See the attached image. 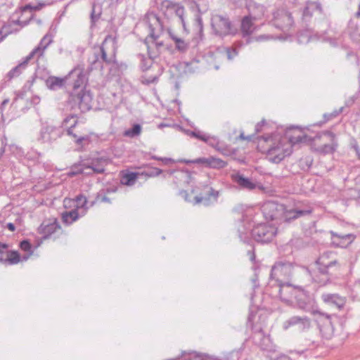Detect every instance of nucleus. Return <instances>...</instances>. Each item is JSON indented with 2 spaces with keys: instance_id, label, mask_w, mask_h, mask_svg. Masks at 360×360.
Instances as JSON below:
<instances>
[{
  "instance_id": "obj_1",
  "label": "nucleus",
  "mask_w": 360,
  "mask_h": 360,
  "mask_svg": "<svg viewBox=\"0 0 360 360\" xmlns=\"http://www.w3.org/2000/svg\"><path fill=\"white\" fill-rule=\"evenodd\" d=\"M292 264L290 262L276 263L271 269L268 288H274L283 302L291 304L295 300L300 309L309 311L307 303L301 300L304 295L301 288L292 286L288 283H283L278 278L274 279L275 276L290 274Z\"/></svg>"
},
{
  "instance_id": "obj_2",
  "label": "nucleus",
  "mask_w": 360,
  "mask_h": 360,
  "mask_svg": "<svg viewBox=\"0 0 360 360\" xmlns=\"http://www.w3.org/2000/svg\"><path fill=\"white\" fill-rule=\"evenodd\" d=\"M306 139L307 136L301 134V132L296 136L289 138L273 134L269 136H261L259 147L270 162L279 163L291 154L292 146L304 142Z\"/></svg>"
},
{
  "instance_id": "obj_3",
  "label": "nucleus",
  "mask_w": 360,
  "mask_h": 360,
  "mask_svg": "<svg viewBox=\"0 0 360 360\" xmlns=\"http://www.w3.org/2000/svg\"><path fill=\"white\" fill-rule=\"evenodd\" d=\"M77 119L75 116L67 117L63 122L62 127H56L48 124H44L40 129L38 141L42 143L51 144L60 138L64 132V128L67 129V133L75 139L77 144H82L83 141L88 140L87 135H81L77 130Z\"/></svg>"
},
{
  "instance_id": "obj_4",
  "label": "nucleus",
  "mask_w": 360,
  "mask_h": 360,
  "mask_svg": "<svg viewBox=\"0 0 360 360\" xmlns=\"http://www.w3.org/2000/svg\"><path fill=\"white\" fill-rule=\"evenodd\" d=\"M251 224L248 223V226H246L245 221L238 222V232L240 239L244 243H249L250 236L257 242L266 243L270 242L276 236L277 228L275 224H259L254 226L251 229Z\"/></svg>"
},
{
  "instance_id": "obj_5",
  "label": "nucleus",
  "mask_w": 360,
  "mask_h": 360,
  "mask_svg": "<svg viewBox=\"0 0 360 360\" xmlns=\"http://www.w3.org/2000/svg\"><path fill=\"white\" fill-rule=\"evenodd\" d=\"M144 23L149 29L148 36L145 40L148 53L151 58H157L164 47L162 41H158L160 34L163 30V22L158 15L153 13H148L144 18Z\"/></svg>"
},
{
  "instance_id": "obj_6",
  "label": "nucleus",
  "mask_w": 360,
  "mask_h": 360,
  "mask_svg": "<svg viewBox=\"0 0 360 360\" xmlns=\"http://www.w3.org/2000/svg\"><path fill=\"white\" fill-rule=\"evenodd\" d=\"M68 79L73 81L72 86L75 90L83 87L87 81V70L84 65L83 64L77 65L64 78L50 76L46 79L45 83L49 89L56 91L62 88Z\"/></svg>"
},
{
  "instance_id": "obj_7",
  "label": "nucleus",
  "mask_w": 360,
  "mask_h": 360,
  "mask_svg": "<svg viewBox=\"0 0 360 360\" xmlns=\"http://www.w3.org/2000/svg\"><path fill=\"white\" fill-rule=\"evenodd\" d=\"M117 51L116 39L108 35L99 48V53H95L90 61L91 68H102L101 63L110 64L115 61Z\"/></svg>"
},
{
  "instance_id": "obj_8",
  "label": "nucleus",
  "mask_w": 360,
  "mask_h": 360,
  "mask_svg": "<svg viewBox=\"0 0 360 360\" xmlns=\"http://www.w3.org/2000/svg\"><path fill=\"white\" fill-rule=\"evenodd\" d=\"M257 8L259 10V13H255L250 8L249 15L243 17L242 19L240 30L243 37H250L257 30V26L254 24L253 21L260 19L264 15L265 9L264 6H257Z\"/></svg>"
},
{
  "instance_id": "obj_9",
  "label": "nucleus",
  "mask_w": 360,
  "mask_h": 360,
  "mask_svg": "<svg viewBox=\"0 0 360 360\" xmlns=\"http://www.w3.org/2000/svg\"><path fill=\"white\" fill-rule=\"evenodd\" d=\"M333 255V253L332 252H324L317 261V263L321 266L319 267V273L323 278L321 280L316 279L315 281L321 285H326L330 281V278L328 276V269L338 264L336 259L328 261V259H330Z\"/></svg>"
},
{
  "instance_id": "obj_10",
  "label": "nucleus",
  "mask_w": 360,
  "mask_h": 360,
  "mask_svg": "<svg viewBox=\"0 0 360 360\" xmlns=\"http://www.w3.org/2000/svg\"><path fill=\"white\" fill-rule=\"evenodd\" d=\"M178 162L186 164L193 163L201 165L205 167L215 169L224 168L227 165V163L224 160L214 156H210L207 158H199L194 160L179 159L178 160Z\"/></svg>"
},
{
  "instance_id": "obj_11",
  "label": "nucleus",
  "mask_w": 360,
  "mask_h": 360,
  "mask_svg": "<svg viewBox=\"0 0 360 360\" xmlns=\"http://www.w3.org/2000/svg\"><path fill=\"white\" fill-rule=\"evenodd\" d=\"M284 207L283 205L278 204L274 201H268L264 203L262 207V211L264 218L266 220L281 221V217Z\"/></svg>"
},
{
  "instance_id": "obj_12",
  "label": "nucleus",
  "mask_w": 360,
  "mask_h": 360,
  "mask_svg": "<svg viewBox=\"0 0 360 360\" xmlns=\"http://www.w3.org/2000/svg\"><path fill=\"white\" fill-rule=\"evenodd\" d=\"M274 25L283 32H288L293 25L291 14L284 9H279L274 13Z\"/></svg>"
},
{
  "instance_id": "obj_13",
  "label": "nucleus",
  "mask_w": 360,
  "mask_h": 360,
  "mask_svg": "<svg viewBox=\"0 0 360 360\" xmlns=\"http://www.w3.org/2000/svg\"><path fill=\"white\" fill-rule=\"evenodd\" d=\"M211 25L215 34L222 36L229 34L231 22L223 15L215 14L212 16Z\"/></svg>"
},
{
  "instance_id": "obj_14",
  "label": "nucleus",
  "mask_w": 360,
  "mask_h": 360,
  "mask_svg": "<svg viewBox=\"0 0 360 360\" xmlns=\"http://www.w3.org/2000/svg\"><path fill=\"white\" fill-rule=\"evenodd\" d=\"M311 325L310 319L306 316H293L285 321L283 328L285 330L290 327H297L300 330H304L309 328Z\"/></svg>"
},
{
  "instance_id": "obj_15",
  "label": "nucleus",
  "mask_w": 360,
  "mask_h": 360,
  "mask_svg": "<svg viewBox=\"0 0 360 360\" xmlns=\"http://www.w3.org/2000/svg\"><path fill=\"white\" fill-rule=\"evenodd\" d=\"M313 211V208L309 204L305 205L304 208L296 207L295 209L283 211V215L281 217V221H289L292 219H295L302 216L310 214Z\"/></svg>"
},
{
  "instance_id": "obj_16",
  "label": "nucleus",
  "mask_w": 360,
  "mask_h": 360,
  "mask_svg": "<svg viewBox=\"0 0 360 360\" xmlns=\"http://www.w3.org/2000/svg\"><path fill=\"white\" fill-rule=\"evenodd\" d=\"M141 57V68L143 71L148 70L150 68H158V73H156L155 75L153 76H148L146 77L145 83L146 84L155 83L158 81L159 76L162 74V70L158 65H155L154 66H152L153 65V60L154 58H151L150 56L148 58H146L143 55H140Z\"/></svg>"
},
{
  "instance_id": "obj_17",
  "label": "nucleus",
  "mask_w": 360,
  "mask_h": 360,
  "mask_svg": "<svg viewBox=\"0 0 360 360\" xmlns=\"http://www.w3.org/2000/svg\"><path fill=\"white\" fill-rule=\"evenodd\" d=\"M160 9L164 10H171L174 11L176 16L179 17L184 29L186 30V22L184 19V13L185 9L184 6H181L179 4L174 3L170 0H163L160 4Z\"/></svg>"
},
{
  "instance_id": "obj_18",
  "label": "nucleus",
  "mask_w": 360,
  "mask_h": 360,
  "mask_svg": "<svg viewBox=\"0 0 360 360\" xmlns=\"http://www.w3.org/2000/svg\"><path fill=\"white\" fill-rule=\"evenodd\" d=\"M219 197V192L210 186H206L202 196L195 198V203H202L205 206H209L215 203Z\"/></svg>"
},
{
  "instance_id": "obj_19",
  "label": "nucleus",
  "mask_w": 360,
  "mask_h": 360,
  "mask_svg": "<svg viewBox=\"0 0 360 360\" xmlns=\"http://www.w3.org/2000/svg\"><path fill=\"white\" fill-rule=\"evenodd\" d=\"M108 163V161L106 159L104 158H97L95 160H93L89 165H88L86 169H90L91 172H84L83 169H79L78 172H71L69 173L70 176H72L78 173H82V174H91L93 173H97L101 174L103 173L105 171V167Z\"/></svg>"
},
{
  "instance_id": "obj_20",
  "label": "nucleus",
  "mask_w": 360,
  "mask_h": 360,
  "mask_svg": "<svg viewBox=\"0 0 360 360\" xmlns=\"http://www.w3.org/2000/svg\"><path fill=\"white\" fill-rule=\"evenodd\" d=\"M255 343L258 345L262 350L267 352H274L276 347L271 342L268 335H265L262 330L256 332L253 336Z\"/></svg>"
},
{
  "instance_id": "obj_21",
  "label": "nucleus",
  "mask_w": 360,
  "mask_h": 360,
  "mask_svg": "<svg viewBox=\"0 0 360 360\" xmlns=\"http://www.w3.org/2000/svg\"><path fill=\"white\" fill-rule=\"evenodd\" d=\"M321 299L326 304L335 307L338 309H342L347 301L345 297L340 296L337 293H323L321 295Z\"/></svg>"
},
{
  "instance_id": "obj_22",
  "label": "nucleus",
  "mask_w": 360,
  "mask_h": 360,
  "mask_svg": "<svg viewBox=\"0 0 360 360\" xmlns=\"http://www.w3.org/2000/svg\"><path fill=\"white\" fill-rule=\"evenodd\" d=\"M332 235V244L335 247L346 248L354 240V236L352 234L338 235V233L331 231Z\"/></svg>"
},
{
  "instance_id": "obj_23",
  "label": "nucleus",
  "mask_w": 360,
  "mask_h": 360,
  "mask_svg": "<svg viewBox=\"0 0 360 360\" xmlns=\"http://www.w3.org/2000/svg\"><path fill=\"white\" fill-rule=\"evenodd\" d=\"M60 226L56 221L49 223L43 222L39 227V232L43 234L44 239H47L56 231H60Z\"/></svg>"
},
{
  "instance_id": "obj_24",
  "label": "nucleus",
  "mask_w": 360,
  "mask_h": 360,
  "mask_svg": "<svg viewBox=\"0 0 360 360\" xmlns=\"http://www.w3.org/2000/svg\"><path fill=\"white\" fill-rule=\"evenodd\" d=\"M52 42V36L46 34L41 40L39 46L33 49L31 53L27 56V59L32 58L35 55L39 56H42L44 51Z\"/></svg>"
},
{
  "instance_id": "obj_25",
  "label": "nucleus",
  "mask_w": 360,
  "mask_h": 360,
  "mask_svg": "<svg viewBox=\"0 0 360 360\" xmlns=\"http://www.w3.org/2000/svg\"><path fill=\"white\" fill-rule=\"evenodd\" d=\"M324 134L329 137L330 143L324 144L320 146L318 150L323 154L333 153L338 147L335 134L331 131H326Z\"/></svg>"
},
{
  "instance_id": "obj_26",
  "label": "nucleus",
  "mask_w": 360,
  "mask_h": 360,
  "mask_svg": "<svg viewBox=\"0 0 360 360\" xmlns=\"http://www.w3.org/2000/svg\"><path fill=\"white\" fill-rule=\"evenodd\" d=\"M233 180L243 189L252 191L255 189L257 184L250 179L245 177L243 175L236 174L232 176Z\"/></svg>"
},
{
  "instance_id": "obj_27",
  "label": "nucleus",
  "mask_w": 360,
  "mask_h": 360,
  "mask_svg": "<svg viewBox=\"0 0 360 360\" xmlns=\"http://www.w3.org/2000/svg\"><path fill=\"white\" fill-rule=\"evenodd\" d=\"M77 101L82 110H87L91 108V97L89 93L79 92L77 94Z\"/></svg>"
},
{
  "instance_id": "obj_28",
  "label": "nucleus",
  "mask_w": 360,
  "mask_h": 360,
  "mask_svg": "<svg viewBox=\"0 0 360 360\" xmlns=\"http://www.w3.org/2000/svg\"><path fill=\"white\" fill-rule=\"evenodd\" d=\"M63 221L70 225L82 217L81 213L77 210L72 209L70 211L63 212L61 214Z\"/></svg>"
},
{
  "instance_id": "obj_29",
  "label": "nucleus",
  "mask_w": 360,
  "mask_h": 360,
  "mask_svg": "<svg viewBox=\"0 0 360 360\" xmlns=\"http://www.w3.org/2000/svg\"><path fill=\"white\" fill-rule=\"evenodd\" d=\"M0 262H3L4 264L13 265L23 261L22 260V257L20 256L17 251H9L7 252L6 258H0Z\"/></svg>"
},
{
  "instance_id": "obj_30",
  "label": "nucleus",
  "mask_w": 360,
  "mask_h": 360,
  "mask_svg": "<svg viewBox=\"0 0 360 360\" xmlns=\"http://www.w3.org/2000/svg\"><path fill=\"white\" fill-rule=\"evenodd\" d=\"M72 200H74V209L77 210L79 212L80 211L81 215L84 216L86 210V205L87 200L86 197L83 195H79L75 198V199Z\"/></svg>"
},
{
  "instance_id": "obj_31",
  "label": "nucleus",
  "mask_w": 360,
  "mask_h": 360,
  "mask_svg": "<svg viewBox=\"0 0 360 360\" xmlns=\"http://www.w3.org/2000/svg\"><path fill=\"white\" fill-rule=\"evenodd\" d=\"M348 32L351 39L356 41L360 42V29L356 23L350 21L348 26Z\"/></svg>"
},
{
  "instance_id": "obj_32",
  "label": "nucleus",
  "mask_w": 360,
  "mask_h": 360,
  "mask_svg": "<svg viewBox=\"0 0 360 360\" xmlns=\"http://www.w3.org/2000/svg\"><path fill=\"white\" fill-rule=\"evenodd\" d=\"M30 60V59H27V56H26L25 59L22 63L18 64L8 72L7 75L8 77L11 79L20 75L22 71L26 68V65Z\"/></svg>"
},
{
  "instance_id": "obj_33",
  "label": "nucleus",
  "mask_w": 360,
  "mask_h": 360,
  "mask_svg": "<svg viewBox=\"0 0 360 360\" xmlns=\"http://www.w3.org/2000/svg\"><path fill=\"white\" fill-rule=\"evenodd\" d=\"M169 34L172 39L174 41L176 49L178 51L181 52H185L188 49V44L184 40L176 37L171 32H169Z\"/></svg>"
},
{
  "instance_id": "obj_34",
  "label": "nucleus",
  "mask_w": 360,
  "mask_h": 360,
  "mask_svg": "<svg viewBox=\"0 0 360 360\" xmlns=\"http://www.w3.org/2000/svg\"><path fill=\"white\" fill-rule=\"evenodd\" d=\"M20 248L22 250L26 252L22 257V260L27 261L29 259V257L33 254L31 244L28 240H25L20 242Z\"/></svg>"
},
{
  "instance_id": "obj_35",
  "label": "nucleus",
  "mask_w": 360,
  "mask_h": 360,
  "mask_svg": "<svg viewBox=\"0 0 360 360\" xmlns=\"http://www.w3.org/2000/svg\"><path fill=\"white\" fill-rule=\"evenodd\" d=\"M137 176L138 174L135 172L127 173L122 176L121 183L127 186L134 185L137 179Z\"/></svg>"
},
{
  "instance_id": "obj_36",
  "label": "nucleus",
  "mask_w": 360,
  "mask_h": 360,
  "mask_svg": "<svg viewBox=\"0 0 360 360\" xmlns=\"http://www.w3.org/2000/svg\"><path fill=\"white\" fill-rule=\"evenodd\" d=\"M141 131V127L139 124H135L133 125L132 128L125 130L124 132V135L127 137H135L139 136Z\"/></svg>"
},
{
  "instance_id": "obj_37",
  "label": "nucleus",
  "mask_w": 360,
  "mask_h": 360,
  "mask_svg": "<svg viewBox=\"0 0 360 360\" xmlns=\"http://www.w3.org/2000/svg\"><path fill=\"white\" fill-rule=\"evenodd\" d=\"M190 135L205 143L212 144V140L213 138L206 134L202 133L200 131H191Z\"/></svg>"
},
{
  "instance_id": "obj_38",
  "label": "nucleus",
  "mask_w": 360,
  "mask_h": 360,
  "mask_svg": "<svg viewBox=\"0 0 360 360\" xmlns=\"http://www.w3.org/2000/svg\"><path fill=\"white\" fill-rule=\"evenodd\" d=\"M194 26L196 32L201 37L203 30V24L201 15L200 14H197L195 16Z\"/></svg>"
},
{
  "instance_id": "obj_39",
  "label": "nucleus",
  "mask_w": 360,
  "mask_h": 360,
  "mask_svg": "<svg viewBox=\"0 0 360 360\" xmlns=\"http://www.w3.org/2000/svg\"><path fill=\"white\" fill-rule=\"evenodd\" d=\"M274 39V37L272 35H270V34H261V35H259V36L255 37H248V39H247V43L249 44V43L252 42L254 41H265V40H270V39Z\"/></svg>"
},
{
  "instance_id": "obj_40",
  "label": "nucleus",
  "mask_w": 360,
  "mask_h": 360,
  "mask_svg": "<svg viewBox=\"0 0 360 360\" xmlns=\"http://www.w3.org/2000/svg\"><path fill=\"white\" fill-rule=\"evenodd\" d=\"M224 53L226 55L229 60H232L235 56L238 55V52L236 48H224Z\"/></svg>"
},
{
  "instance_id": "obj_41",
  "label": "nucleus",
  "mask_w": 360,
  "mask_h": 360,
  "mask_svg": "<svg viewBox=\"0 0 360 360\" xmlns=\"http://www.w3.org/2000/svg\"><path fill=\"white\" fill-rule=\"evenodd\" d=\"M178 173V176L180 177L186 178V182L188 183L189 180L191 177V173L188 170H180L176 172Z\"/></svg>"
},
{
  "instance_id": "obj_42",
  "label": "nucleus",
  "mask_w": 360,
  "mask_h": 360,
  "mask_svg": "<svg viewBox=\"0 0 360 360\" xmlns=\"http://www.w3.org/2000/svg\"><path fill=\"white\" fill-rule=\"evenodd\" d=\"M342 109L343 108H340L339 110H335L334 112L330 114H325L324 117L326 119V120H329L333 117H335L337 115H338L342 112Z\"/></svg>"
},
{
  "instance_id": "obj_43",
  "label": "nucleus",
  "mask_w": 360,
  "mask_h": 360,
  "mask_svg": "<svg viewBox=\"0 0 360 360\" xmlns=\"http://www.w3.org/2000/svg\"><path fill=\"white\" fill-rule=\"evenodd\" d=\"M298 41L300 43H307L309 41L308 36L304 33H301L298 36Z\"/></svg>"
},
{
  "instance_id": "obj_44",
  "label": "nucleus",
  "mask_w": 360,
  "mask_h": 360,
  "mask_svg": "<svg viewBox=\"0 0 360 360\" xmlns=\"http://www.w3.org/2000/svg\"><path fill=\"white\" fill-rule=\"evenodd\" d=\"M74 200L70 198H65L63 200V204L65 207H70L72 204H73Z\"/></svg>"
},
{
  "instance_id": "obj_45",
  "label": "nucleus",
  "mask_w": 360,
  "mask_h": 360,
  "mask_svg": "<svg viewBox=\"0 0 360 360\" xmlns=\"http://www.w3.org/2000/svg\"><path fill=\"white\" fill-rule=\"evenodd\" d=\"M40 101H41L40 97L37 95L33 96L31 98V103L34 105H38L40 103Z\"/></svg>"
},
{
  "instance_id": "obj_46",
  "label": "nucleus",
  "mask_w": 360,
  "mask_h": 360,
  "mask_svg": "<svg viewBox=\"0 0 360 360\" xmlns=\"http://www.w3.org/2000/svg\"><path fill=\"white\" fill-rule=\"evenodd\" d=\"M12 5V0H0V6H6L7 7Z\"/></svg>"
},
{
  "instance_id": "obj_47",
  "label": "nucleus",
  "mask_w": 360,
  "mask_h": 360,
  "mask_svg": "<svg viewBox=\"0 0 360 360\" xmlns=\"http://www.w3.org/2000/svg\"><path fill=\"white\" fill-rule=\"evenodd\" d=\"M10 101L8 98H6L4 99L1 105H0V110L1 112H3V110H4L5 107L9 103Z\"/></svg>"
},
{
  "instance_id": "obj_48",
  "label": "nucleus",
  "mask_w": 360,
  "mask_h": 360,
  "mask_svg": "<svg viewBox=\"0 0 360 360\" xmlns=\"http://www.w3.org/2000/svg\"><path fill=\"white\" fill-rule=\"evenodd\" d=\"M161 161H162L165 165L169 164V163H174L175 162H179L178 160L175 161L172 158H161Z\"/></svg>"
},
{
  "instance_id": "obj_49",
  "label": "nucleus",
  "mask_w": 360,
  "mask_h": 360,
  "mask_svg": "<svg viewBox=\"0 0 360 360\" xmlns=\"http://www.w3.org/2000/svg\"><path fill=\"white\" fill-rule=\"evenodd\" d=\"M265 124V121L262 120L255 126V131L259 132L262 130V127Z\"/></svg>"
},
{
  "instance_id": "obj_50",
  "label": "nucleus",
  "mask_w": 360,
  "mask_h": 360,
  "mask_svg": "<svg viewBox=\"0 0 360 360\" xmlns=\"http://www.w3.org/2000/svg\"><path fill=\"white\" fill-rule=\"evenodd\" d=\"M8 249V245L0 242V254L4 253Z\"/></svg>"
},
{
  "instance_id": "obj_51",
  "label": "nucleus",
  "mask_w": 360,
  "mask_h": 360,
  "mask_svg": "<svg viewBox=\"0 0 360 360\" xmlns=\"http://www.w3.org/2000/svg\"><path fill=\"white\" fill-rule=\"evenodd\" d=\"M257 6H262L261 5L252 4L248 6V9L249 10L251 8L255 13H259V10L257 8Z\"/></svg>"
},
{
  "instance_id": "obj_52",
  "label": "nucleus",
  "mask_w": 360,
  "mask_h": 360,
  "mask_svg": "<svg viewBox=\"0 0 360 360\" xmlns=\"http://www.w3.org/2000/svg\"><path fill=\"white\" fill-rule=\"evenodd\" d=\"M6 227L11 231H14L15 230V225L13 223H8L6 224Z\"/></svg>"
},
{
  "instance_id": "obj_53",
  "label": "nucleus",
  "mask_w": 360,
  "mask_h": 360,
  "mask_svg": "<svg viewBox=\"0 0 360 360\" xmlns=\"http://www.w3.org/2000/svg\"><path fill=\"white\" fill-rule=\"evenodd\" d=\"M275 360H292L289 356L286 355H281L276 358Z\"/></svg>"
},
{
  "instance_id": "obj_54",
  "label": "nucleus",
  "mask_w": 360,
  "mask_h": 360,
  "mask_svg": "<svg viewBox=\"0 0 360 360\" xmlns=\"http://www.w3.org/2000/svg\"><path fill=\"white\" fill-rule=\"evenodd\" d=\"M240 138L243 140L250 141L252 139V136H245L243 133H241L240 135Z\"/></svg>"
},
{
  "instance_id": "obj_55",
  "label": "nucleus",
  "mask_w": 360,
  "mask_h": 360,
  "mask_svg": "<svg viewBox=\"0 0 360 360\" xmlns=\"http://www.w3.org/2000/svg\"><path fill=\"white\" fill-rule=\"evenodd\" d=\"M231 354L233 355L236 356V359H238L239 357H240V354H239V352L238 351H233Z\"/></svg>"
},
{
  "instance_id": "obj_56",
  "label": "nucleus",
  "mask_w": 360,
  "mask_h": 360,
  "mask_svg": "<svg viewBox=\"0 0 360 360\" xmlns=\"http://www.w3.org/2000/svg\"><path fill=\"white\" fill-rule=\"evenodd\" d=\"M352 147L354 149L355 152H359L360 148L356 143H355Z\"/></svg>"
},
{
  "instance_id": "obj_57",
  "label": "nucleus",
  "mask_w": 360,
  "mask_h": 360,
  "mask_svg": "<svg viewBox=\"0 0 360 360\" xmlns=\"http://www.w3.org/2000/svg\"><path fill=\"white\" fill-rule=\"evenodd\" d=\"M15 24L20 25L21 27L26 25V22H20V20L14 21Z\"/></svg>"
},
{
  "instance_id": "obj_58",
  "label": "nucleus",
  "mask_w": 360,
  "mask_h": 360,
  "mask_svg": "<svg viewBox=\"0 0 360 360\" xmlns=\"http://www.w3.org/2000/svg\"><path fill=\"white\" fill-rule=\"evenodd\" d=\"M101 201L105 202H110V199L105 196H104L101 198Z\"/></svg>"
},
{
  "instance_id": "obj_59",
  "label": "nucleus",
  "mask_w": 360,
  "mask_h": 360,
  "mask_svg": "<svg viewBox=\"0 0 360 360\" xmlns=\"http://www.w3.org/2000/svg\"><path fill=\"white\" fill-rule=\"evenodd\" d=\"M7 35V33H6L4 35H2V32L0 30V42L1 41H3V39H4V37Z\"/></svg>"
},
{
  "instance_id": "obj_60",
  "label": "nucleus",
  "mask_w": 360,
  "mask_h": 360,
  "mask_svg": "<svg viewBox=\"0 0 360 360\" xmlns=\"http://www.w3.org/2000/svg\"><path fill=\"white\" fill-rule=\"evenodd\" d=\"M162 172V171L160 169H155V175H160Z\"/></svg>"
},
{
  "instance_id": "obj_61",
  "label": "nucleus",
  "mask_w": 360,
  "mask_h": 360,
  "mask_svg": "<svg viewBox=\"0 0 360 360\" xmlns=\"http://www.w3.org/2000/svg\"><path fill=\"white\" fill-rule=\"evenodd\" d=\"M176 172L175 170H168L167 171V174H169V175H172L174 174V173Z\"/></svg>"
},
{
  "instance_id": "obj_62",
  "label": "nucleus",
  "mask_w": 360,
  "mask_h": 360,
  "mask_svg": "<svg viewBox=\"0 0 360 360\" xmlns=\"http://www.w3.org/2000/svg\"><path fill=\"white\" fill-rule=\"evenodd\" d=\"M356 17L360 18V4L359 6V11L356 13Z\"/></svg>"
},
{
  "instance_id": "obj_63",
  "label": "nucleus",
  "mask_w": 360,
  "mask_h": 360,
  "mask_svg": "<svg viewBox=\"0 0 360 360\" xmlns=\"http://www.w3.org/2000/svg\"><path fill=\"white\" fill-rule=\"evenodd\" d=\"M181 193L184 195L185 199H186V200H187V199H186V196H187L186 192V191H181Z\"/></svg>"
},
{
  "instance_id": "obj_64",
  "label": "nucleus",
  "mask_w": 360,
  "mask_h": 360,
  "mask_svg": "<svg viewBox=\"0 0 360 360\" xmlns=\"http://www.w3.org/2000/svg\"><path fill=\"white\" fill-rule=\"evenodd\" d=\"M356 154L358 158L360 160V150H359V152H356Z\"/></svg>"
}]
</instances>
